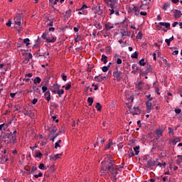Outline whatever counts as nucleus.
<instances>
[{"mask_svg": "<svg viewBox=\"0 0 182 182\" xmlns=\"http://www.w3.org/2000/svg\"><path fill=\"white\" fill-rule=\"evenodd\" d=\"M61 77H62L63 80H64V82H66V80H68V76H66V75H65V73H63V74L61 75Z\"/></svg>", "mask_w": 182, "mask_h": 182, "instance_id": "obj_36", "label": "nucleus"}, {"mask_svg": "<svg viewBox=\"0 0 182 182\" xmlns=\"http://www.w3.org/2000/svg\"><path fill=\"white\" fill-rule=\"evenodd\" d=\"M38 168H40L41 170H43V169L45 168V164H41L38 166Z\"/></svg>", "mask_w": 182, "mask_h": 182, "instance_id": "obj_44", "label": "nucleus"}, {"mask_svg": "<svg viewBox=\"0 0 182 182\" xmlns=\"http://www.w3.org/2000/svg\"><path fill=\"white\" fill-rule=\"evenodd\" d=\"M102 72H107L109 70V67L104 66V67H102Z\"/></svg>", "mask_w": 182, "mask_h": 182, "instance_id": "obj_41", "label": "nucleus"}, {"mask_svg": "<svg viewBox=\"0 0 182 182\" xmlns=\"http://www.w3.org/2000/svg\"><path fill=\"white\" fill-rule=\"evenodd\" d=\"M108 5L112 9H116L117 8V0H108Z\"/></svg>", "mask_w": 182, "mask_h": 182, "instance_id": "obj_4", "label": "nucleus"}, {"mask_svg": "<svg viewBox=\"0 0 182 182\" xmlns=\"http://www.w3.org/2000/svg\"><path fill=\"white\" fill-rule=\"evenodd\" d=\"M2 129H4V130L6 129V127H5V124H2L0 125V130H2Z\"/></svg>", "mask_w": 182, "mask_h": 182, "instance_id": "obj_49", "label": "nucleus"}, {"mask_svg": "<svg viewBox=\"0 0 182 182\" xmlns=\"http://www.w3.org/2000/svg\"><path fill=\"white\" fill-rule=\"evenodd\" d=\"M16 28H18V32H22V26H16Z\"/></svg>", "mask_w": 182, "mask_h": 182, "instance_id": "obj_58", "label": "nucleus"}, {"mask_svg": "<svg viewBox=\"0 0 182 182\" xmlns=\"http://www.w3.org/2000/svg\"><path fill=\"white\" fill-rule=\"evenodd\" d=\"M87 6L86 4H83L82 6L79 9L80 11H82V9H87Z\"/></svg>", "mask_w": 182, "mask_h": 182, "instance_id": "obj_51", "label": "nucleus"}, {"mask_svg": "<svg viewBox=\"0 0 182 182\" xmlns=\"http://www.w3.org/2000/svg\"><path fill=\"white\" fill-rule=\"evenodd\" d=\"M177 25H178V22L175 21L174 23H173L172 26H173V28H176L177 26Z\"/></svg>", "mask_w": 182, "mask_h": 182, "instance_id": "obj_57", "label": "nucleus"}, {"mask_svg": "<svg viewBox=\"0 0 182 182\" xmlns=\"http://www.w3.org/2000/svg\"><path fill=\"white\" fill-rule=\"evenodd\" d=\"M92 11H94L95 14H97V15H102V14H103V10L100 9V6L92 7Z\"/></svg>", "mask_w": 182, "mask_h": 182, "instance_id": "obj_8", "label": "nucleus"}, {"mask_svg": "<svg viewBox=\"0 0 182 182\" xmlns=\"http://www.w3.org/2000/svg\"><path fill=\"white\" fill-rule=\"evenodd\" d=\"M156 133L157 136H161V130L157 129L156 131Z\"/></svg>", "mask_w": 182, "mask_h": 182, "instance_id": "obj_52", "label": "nucleus"}, {"mask_svg": "<svg viewBox=\"0 0 182 182\" xmlns=\"http://www.w3.org/2000/svg\"><path fill=\"white\" fill-rule=\"evenodd\" d=\"M32 105H36V103H38V99L34 98L32 101H31Z\"/></svg>", "mask_w": 182, "mask_h": 182, "instance_id": "obj_47", "label": "nucleus"}, {"mask_svg": "<svg viewBox=\"0 0 182 182\" xmlns=\"http://www.w3.org/2000/svg\"><path fill=\"white\" fill-rule=\"evenodd\" d=\"M48 31H49L50 32H55V28H54V27H50V28H48Z\"/></svg>", "mask_w": 182, "mask_h": 182, "instance_id": "obj_60", "label": "nucleus"}, {"mask_svg": "<svg viewBox=\"0 0 182 182\" xmlns=\"http://www.w3.org/2000/svg\"><path fill=\"white\" fill-rule=\"evenodd\" d=\"M43 176V173L42 172H40L38 175H34L35 178H39V177H42Z\"/></svg>", "mask_w": 182, "mask_h": 182, "instance_id": "obj_39", "label": "nucleus"}, {"mask_svg": "<svg viewBox=\"0 0 182 182\" xmlns=\"http://www.w3.org/2000/svg\"><path fill=\"white\" fill-rule=\"evenodd\" d=\"M153 72V68H151V65H147L146 70L144 73V75H149V73H151Z\"/></svg>", "mask_w": 182, "mask_h": 182, "instance_id": "obj_12", "label": "nucleus"}, {"mask_svg": "<svg viewBox=\"0 0 182 182\" xmlns=\"http://www.w3.org/2000/svg\"><path fill=\"white\" fill-rule=\"evenodd\" d=\"M36 170H38V168H36V166H33L31 168V173L36 171Z\"/></svg>", "mask_w": 182, "mask_h": 182, "instance_id": "obj_53", "label": "nucleus"}, {"mask_svg": "<svg viewBox=\"0 0 182 182\" xmlns=\"http://www.w3.org/2000/svg\"><path fill=\"white\" fill-rule=\"evenodd\" d=\"M153 100V98H150L148 101L146 102V106L147 109V113H150L151 112V101Z\"/></svg>", "mask_w": 182, "mask_h": 182, "instance_id": "obj_6", "label": "nucleus"}, {"mask_svg": "<svg viewBox=\"0 0 182 182\" xmlns=\"http://www.w3.org/2000/svg\"><path fill=\"white\" fill-rule=\"evenodd\" d=\"M172 55H178V50H174L173 53H172Z\"/></svg>", "mask_w": 182, "mask_h": 182, "instance_id": "obj_64", "label": "nucleus"}, {"mask_svg": "<svg viewBox=\"0 0 182 182\" xmlns=\"http://www.w3.org/2000/svg\"><path fill=\"white\" fill-rule=\"evenodd\" d=\"M58 132V127L56 126H53L51 130L50 131V134H54V133H56Z\"/></svg>", "mask_w": 182, "mask_h": 182, "instance_id": "obj_19", "label": "nucleus"}, {"mask_svg": "<svg viewBox=\"0 0 182 182\" xmlns=\"http://www.w3.org/2000/svg\"><path fill=\"white\" fill-rule=\"evenodd\" d=\"M117 65H122V59L117 58Z\"/></svg>", "mask_w": 182, "mask_h": 182, "instance_id": "obj_55", "label": "nucleus"}, {"mask_svg": "<svg viewBox=\"0 0 182 182\" xmlns=\"http://www.w3.org/2000/svg\"><path fill=\"white\" fill-rule=\"evenodd\" d=\"M12 134V132L5 134L4 136H3V139H9V136Z\"/></svg>", "mask_w": 182, "mask_h": 182, "instance_id": "obj_35", "label": "nucleus"}, {"mask_svg": "<svg viewBox=\"0 0 182 182\" xmlns=\"http://www.w3.org/2000/svg\"><path fill=\"white\" fill-rule=\"evenodd\" d=\"M74 32H79V29H80V27L78 26V27H74Z\"/></svg>", "mask_w": 182, "mask_h": 182, "instance_id": "obj_54", "label": "nucleus"}, {"mask_svg": "<svg viewBox=\"0 0 182 182\" xmlns=\"http://www.w3.org/2000/svg\"><path fill=\"white\" fill-rule=\"evenodd\" d=\"M14 23L17 26H21L22 22L23 21V18H22V16L20 14H18L16 16L14 17Z\"/></svg>", "mask_w": 182, "mask_h": 182, "instance_id": "obj_3", "label": "nucleus"}, {"mask_svg": "<svg viewBox=\"0 0 182 182\" xmlns=\"http://www.w3.org/2000/svg\"><path fill=\"white\" fill-rule=\"evenodd\" d=\"M143 85V82L140 81L138 82V85H136V87H138V89L139 90H141V89H143V86H141Z\"/></svg>", "mask_w": 182, "mask_h": 182, "instance_id": "obj_29", "label": "nucleus"}, {"mask_svg": "<svg viewBox=\"0 0 182 182\" xmlns=\"http://www.w3.org/2000/svg\"><path fill=\"white\" fill-rule=\"evenodd\" d=\"M11 25H12V20L9 19V21L6 23V26L11 27Z\"/></svg>", "mask_w": 182, "mask_h": 182, "instance_id": "obj_42", "label": "nucleus"}, {"mask_svg": "<svg viewBox=\"0 0 182 182\" xmlns=\"http://www.w3.org/2000/svg\"><path fill=\"white\" fill-rule=\"evenodd\" d=\"M140 146H136L135 147H134V151H135V156H137L139 154V153H140Z\"/></svg>", "mask_w": 182, "mask_h": 182, "instance_id": "obj_17", "label": "nucleus"}, {"mask_svg": "<svg viewBox=\"0 0 182 182\" xmlns=\"http://www.w3.org/2000/svg\"><path fill=\"white\" fill-rule=\"evenodd\" d=\"M87 102L89 103V106H92V105H93V98H92L90 97H88Z\"/></svg>", "mask_w": 182, "mask_h": 182, "instance_id": "obj_31", "label": "nucleus"}, {"mask_svg": "<svg viewBox=\"0 0 182 182\" xmlns=\"http://www.w3.org/2000/svg\"><path fill=\"white\" fill-rule=\"evenodd\" d=\"M95 107L97 110H98V112H100L102 110V105L99 102L97 103Z\"/></svg>", "mask_w": 182, "mask_h": 182, "instance_id": "obj_27", "label": "nucleus"}, {"mask_svg": "<svg viewBox=\"0 0 182 182\" xmlns=\"http://www.w3.org/2000/svg\"><path fill=\"white\" fill-rule=\"evenodd\" d=\"M102 171H110L112 176L111 178L116 181V180H117V169L113 168V161L112 160V157H109V161H102Z\"/></svg>", "mask_w": 182, "mask_h": 182, "instance_id": "obj_1", "label": "nucleus"}, {"mask_svg": "<svg viewBox=\"0 0 182 182\" xmlns=\"http://www.w3.org/2000/svg\"><path fill=\"white\" fill-rule=\"evenodd\" d=\"M58 147H60V144H59L58 142L55 144V149H58Z\"/></svg>", "mask_w": 182, "mask_h": 182, "instance_id": "obj_63", "label": "nucleus"}, {"mask_svg": "<svg viewBox=\"0 0 182 182\" xmlns=\"http://www.w3.org/2000/svg\"><path fill=\"white\" fill-rule=\"evenodd\" d=\"M132 114H140V108L139 107H134V111L132 112Z\"/></svg>", "mask_w": 182, "mask_h": 182, "instance_id": "obj_11", "label": "nucleus"}, {"mask_svg": "<svg viewBox=\"0 0 182 182\" xmlns=\"http://www.w3.org/2000/svg\"><path fill=\"white\" fill-rule=\"evenodd\" d=\"M112 147V143H109L107 146L105 147V150H109Z\"/></svg>", "mask_w": 182, "mask_h": 182, "instance_id": "obj_50", "label": "nucleus"}, {"mask_svg": "<svg viewBox=\"0 0 182 182\" xmlns=\"http://www.w3.org/2000/svg\"><path fill=\"white\" fill-rule=\"evenodd\" d=\"M134 156H136V154H134L133 150H131V151L129 153V157H133Z\"/></svg>", "mask_w": 182, "mask_h": 182, "instance_id": "obj_37", "label": "nucleus"}, {"mask_svg": "<svg viewBox=\"0 0 182 182\" xmlns=\"http://www.w3.org/2000/svg\"><path fill=\"white\" fill-rule=\"evenodd\" d=\"M41 80H42L41 79V77H36L34 79V83H35V85H36L37 83H41Z\"/></svg>", "mask_w": 182, "mask_h": 182, "instance_id": "obj_25", "label": "nucleus"}, {"mask_svg": "<svg viewBox=\"0 0 182 182\" xmlns=\"http://www.w3.org/2000/svg\"><path fill=\"white\" fill-rule=\"evenodd\" d=\"M134 11L136 16H139V14H140V10L139 9V8L134 6Z\"/></svg>", "mask_w": 182, "mask_h": 182, "instance_id": "obj_23", "label": "nucleus"}, {"mask_svg": "<svg viewBox=\"0 0 182 182\" xmlns=\"http://www.w3.org/2000/svg\"><path fill=\"white\" fill-rule=\"evenodd\" d=\"M29 41H30L29 38H25L23 40V43H26V46H29V45H31V43H29Z\"/></svg>", "mask_w": 182, "mask_h": 182, "instance_id": "obj_33", "label": "nucleus"}, {"mask_svg": "<svg viewBox=\"0 0 182 182\" xmlns=\"http://www.w3.org/2000/svg\"><path fill=\"white\" fill-rule=\"evenodd\" d=\"M114 9H109L110 15H113V14H114Z\"/></svg>", "mask_w": 182, "mask_h": 182, "instance_id": "obj_61", "label": "nucleus"}, {"mask_svg": "<svg viewBox=\"0 0 182 182\" xmlns=\"http://www.w3.org/2000/svg\"><path fill=\"white\" fill-rule=\"evenodd\" d=\"M140 66H146V62H144V58H142L139 62Z\"/></svg>", "mask_w": 182, "mask_h": 182, "instance_id": "obj_26", "label": "nucleus"}, {"mask_svg": "<svg viewBox=\"0 0 182 182\" xmlns=\"http://www.w3.org/2000/svg\"><path fill=\"white\" fill-rule=\"evenodd\" d=\"M59 156H62V154H57L56 155L54 156V160H58V159H60Z\"/></svg>", "mask_w": 182, "mask_h": 182, "instance_id": "obj_48", "label": "nucleus"}, {"mask_svg": "<svg viewBox=\"0 0 182 182\" xmlns=\"http://www.w3.org/2000/svg\"><path fill=\"white\" fill-rule=\"evenodd\" d=\"M58 95H59V97H62V95L65 93V91L63 90H58L57 91Z\"/></svg>", "mask_w": 182, "mask_h": 182, "instance_id": "obj_28", "label": "nucleus"}, {"mask_svg": "<svg viewBox=\"0 0 182 182\" xmlns=\"http://www.w3.org/2000/svg\"><path fill=\"white\" fill-rule=\"evenodd\" d=\"M159 25H160L161 26H165V28H166V29H171L170 23L160 22V23H159Z\"/></svg>", "mask_w": 182, "mask_h": 182, "instance_id": "obj_14", "label": "nucleus"}, {"mask_svg": "<svg viewBox=\"0 0 182 182\" xmlns=\"http://www.w3.org/2000/svg\"><path fill=\"white\" fill-rule=\"evenodd\" d=\"M166 43H167L168 46H170V43L171 42L169 39L165 40Z\"/></svg>", "mask_w": 182, "mask_h": 182, "instance_id": "obj_59", "label": "nucleus"}, {"mask_svg": "<svg viewBox=\"0 0 182 182\" xmlns=\"http://www.w3.org/2000/svg\"><path fill=\"white\" fill-rule=\"evenodd\" d=\"M181 16H182L181 11H180V10H175L174 18L176 19H178V18H181Z\"/></svg>", "mask_w": 182, "mask_h": 182, "instance_id": "obj_9", "label": "nucleus"}, {"mask_svg": "<svg viewBox=\"0 0 182 182\" xmlns=\"http://www.w3.org/2000/svg\"><path fill=\"white\" fill-rule=\"evenodd\" d=\"M140 15H142V16H146L147 15V12L141 11Z\"/></svg>", "mask_w": 182, "mask_h": 182, "instance_id": "obj_62", "label": "nucleus"}, {"mask_svg": "<svg viewBox=\"0 0 182 182\" xmlns=\"http://www.w3.org/2000/svg\"><path fill=\"white\" fill-rule=\"evenodd\" d=\"M43 56L44 58H46V56H49V52L46 53H41V50H39L37 53V57Z\"/></svg>", "mask_w": 182, "mask_h": 182, "instance_id": "obj_10", "label": "nucleus"}, {"mask_svg": "<svg viewBox=\"0 0 182 182\" xmlns=\"http://www.w3.org/2000/svg\"><path fill=\"white\" fill-rule=\"evenodd\" d=\"M120 33L122 34V36H130V31H128L123 30Z\"/></svg>", "mask_w": 182, "mask_h": 182, "instance_id": "obj_15", "label": "nucleus"}, {"mask_svg": "<svg viewBox=\"0 0 182 182\" xmlns=\"http://www.w3.org/2000/svg\"><path fill=\"white\" fill-rule=\"evenodd\" d=\"M42 156H43V154H42L40 151H36V157H37V159H42Z\"/></svg>", "mask_w": 182, "mask_h": 182, "instance_id": "obj_24", "label": "nucleus"}, {"mask_svg": "<svg viewBox=\"0 0 182 182\" xmlns=\"http://www.w3.org/2000/svg\"><path fill=\"white\" fill-rule=\"evenodd\" d=\"M47 21H49L50 23H48L49 26H53V21H50L49 17L47 18Z\"/></svg>", "mask_w": 182, "mask_h": 182, "instance_id": "obj_38", "label": "nucleus"}, {"mask_svg": "<svg viewBox=\"0 0 182 182\" xmlns=\"http://www.w3.org/2000/svg\"><path fill=\"white\" fill-rule=\"evenodd\" d=\"M11 136V139H10V141H11V143H13V144H15V142L16 141V135H12Z\"/></svg>", "mask_w": 182, "mask_h": 182, "instance_id": "obj_22", "label": "nucleus"}, {"mask_svg": "<svg viewBox=\"0 0 182 182\" xmlns=\"http://www.w3.org/2000/svg\"><path fill=\"white\" fill-rule=\"evenodd\" d=\"M47 90H48V87L43 85V86L42 87L43 93H45V92H47Z\"/></svg>", "mask_w": 182, "mask_h": 182, "instance_id": "obj_43", "label": "nucleus"}, {"mask_svg": "<svg viewBox=\"0 0 182 182\" xmlns=\"http://www.w3.org/2000/svg\"><path fill=\"white\" fill-rule=\"evenodd\" d=\"M63 87H65V90H69L70 89V87H72V85L70 84H67V86H63Z\"/></svg>", "mask_w": 182, "mask_h": 182, "instance_id": "obj_40", "label": "nucleus"}, {"mask_svg": "<svg viewBox=\"0 0 182 182\" xmlns=\"http://www.w3.org/2000/svg\"><path fill=\"white\" fill-rule=\"evenodd\" d=\"M175 113H176V114H180V113H181V109H175Z\"/></svg>", "mask_w": 182, "mask_h": 182, "instance_id": "obj_46", "label": "nucleus"}, {"mask_svg": "<svg viewBox=\"0 0 182 182\" xmlns=\"http://www.w3.org/2000/svg\"><path fill=\"white\" fill-rule=\"evenodd\" d=\"M49 33L48 31H45L43 35L41 36L43 39H45L46 41V42H48V43H55V42H56V38L55 37H53L52 39L48 38V34Z\"/></svg>", "mask_w": 182, "mask_h": 182, "instance_id": "obj_2", "label": "nucleus"}, {"mask_svg": "<svg viewBox=\"0 0 182 182\" xmlns=\"http://www.w3.org/2000/svg\"><path fill=\"white\" fill-rule=\"evenodd\" d=\"M101 60L105 65H106V63H107V56H106L105 55H102Z\"/></svg>", "mask_w": 182, "mask_h": 182, "instance_id": "obj_18", "label": "nucleus"}, {"mask_svg": "<svg viewBox=\"0 0 182 182\" xmlns=\"http://www.w3.org/2000/svg\"><path fill=\"white\" fill-rule=\"evenodd\" d=\"M156 161L153 160H149L146 164H144V166L146 168H151L153 166H155Z\"/></svg>", "mask_w": 182, "mask_h": 182, "instance_id": "obj_7", "label": "nucleus"}, {"mask_svg": "<svg viewBox=\"0 0 182 182\" xmlns=\"http://www.w3.org/2000/svg\"><path fill=\"white\" fill-rule=\"evenodd\" d=\"M131 58H132V59H137V58H139V53L137 51H135L134 53L132 54Z\"/></svg>", "mask_w": 182, "mask_h": 182, "instance_id": "obj_20", "label": "nucleus"}, {"mask_svg": "<svg viewBox=\"0 0 182 182\" xmlns=\"http://www.w3.org/2000/svg\"><path fill=\"white\" fill-rule=\"evenodd\" d=\"M178 141H180V138H174L173 141V144H174V146H176V144H177Z\"/></svg>", "mask_w": 182, "mask_h": 182, "instance_id": "obj_34", "label": "nucleus"}, {"mask_svg": "<svg viewBox=\"0 0 182 182\" xmlns=\"http://www.w3.org/2000/svg\"><path fill=\"white\" fill-rule=\"evenodd\" d=\"M142 38H143V33L139 31L136 35V39H142Z\"/></svg>", "mask_w": 182, "mask_h": 182, "instance_id": "obj_32", "label": "nucleus"}, {"mask_svg": "<svg viewBox=\"0 0 182 182\" xmlns=\"http://www.w3.org/2000/svg\"><path fill=\"white\" fill-rule=\"evenodd\" d=\"M71 14H72V11H70V9L68 10L65 12V14L67 15V16H70Z\"/></svg>", "mask_w": 182, "mask_h": 182, "instance_id": "obj_45", "label": "nucleus"}, {"mask_svg": "<svg viewBox=\"0 0 182 182\" xmlns=\"http://www.w3.org/2000/svg\"><path fill=\"white\" fill-rule=\"evenodd\" d=\"M92 86L95 87L94 90H97V89H99V86H97V85L92 84Z\"/></svg>", "mask_w": 182, "mask_h": 182, "instance_id": "obj_56", "label": "nucleus"}, {"mask_svg": "<svg viewBox=\"0 0 182 182\" xmlns=\"http://www.w3.org/2000/svg\"><path fill=\"white\" fill-rule=\"evenodd\" d=\"M114 77L117 79V80H122V76H123V73L122 71L117 70L113 73Z\"/></svg>", "mask_w": 182, "mask_h": 182, "instance_id": "obj_5", "label": "nucleus"}, {"mask_svg": "<svg viewBox=\"0 0 182 182\" xmlns=\"http://www.w3.org/2000/svg\"><path fill=\"white\" fill-rule=\"evenodd\" d=\"M168 8H170V4H168V3H165V4H164V6H163L164 11H166V9H167Z\"/></svg>", "mask_w": 182, "mask_h": 182, "instance_id": "obj_30", "label": "nucleus"}, {"mask_svg": "<svg viewBox=\"0 0 182 182\" xmlns=\"http://www.w3.org/2000/svg\"><path fill=\"white\" fill-rule=\"evenodd\" d=\"M113 25L110 24V23H107L105 24V31H107L110 29H113Z\"/></svg>", "mask_w": 182, "mask_h": 182, "instance_id": "obj_16", "label": "nucleus"}, {"mask_svg": "<svg viewBox=\"0 0 182 182\" xmlns=\"http://www.w3.org/2000/svg\"><path fill=\"white\" fill-rule=\"evenodd\" d=\"M132 69H133V72H134V73H136V72H139V67L137 66V64H133L132 65Z\"/></svg>", "mask_w": 182, "mask_h": 182, "instance_id": "obj_21", "label": "nucleus"}, {"mask_svg": "<svg viewBox=\"0 0 182 182\" xmlns=\"http://www.w3.org/2000/svg\"><path fill=\"white\" fill-rule=\"evenodd\" d=\"M44 96H45V99H46V100H47V102L50 101V91L46 92L44 94Z\"/></svg>", "mask_w": 182, "mask_h": 182, "instance_id": "obj_13", "label": "nucleus"}]
</instances>
